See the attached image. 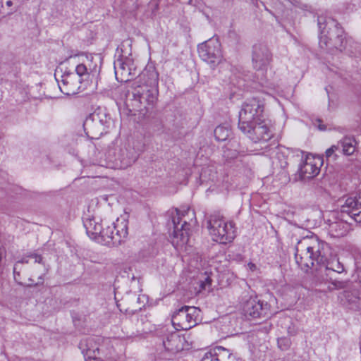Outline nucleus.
Listing matches in <instances>:
<instances>
[{"label":"nucleus","instance_id":"26","mask_svg":"<svg viewBox=\"0 0 361 361\" xmlns=\"http://www.w3.org/2000/svg\"><path fill=\"white\" fill-rule=\"evenodd\" d=\"M144 299L145 295H137L135 293L128 294L126 298L124 299L125 301L130 300V306L126 310V312H135L142 309V307L144 306Z\"/></svg>","mask_w":361,"mask_h":361},{"label":"nucleus","instance_id":"40","mask_svg":"<svg viewBox=\"0 0 361 361\" xmlns=\"http://www.w3.org/2000/svg\"><path fill=\"white\" fill-rule=\"evenodd\" d=\"M191 2H192V0H190V1H189V2H188V4H191Z\"/></svg>","mask_w":361,"mask_h":361},{"label":"nucleus","instance_id":"8","mask_svg":"<svg viewBox=\"0 0 361 361\" xmlns=\"http://www.w3.org/2000/svg\"><path fill=\"white\" fill-rule=\"evenodd\" d=\"M82 159L81 164L92 176H100L106 169H125L132 164L130 159Z\"/></svg>","mask_w":361,"mask_h":361},{"label":"nucleus","instance_id":"14","mask_svg":"<svg viewBox=\"0 0 361 361\" xmlns=\"http://www.w3.org/2000/svg\"><path fill=\"white\" fill-rule=\"evenodd\" d=\"M341 212L346 213L358 223H361V192L339 200Z\"/></svg>","mask_w":361,"mask_h":361},{"label":"nucleus","instance_id":"24","mask_svg":"<svg viewBox=\"0 0 361 361\" xmlns=\"http://www.w3.org/2000/svg\"><path fill=\"white\" fill-rule=\"evenodd\" d=\"M310 156H312V158H323V155L312 154L311 153H308L298 149H290L286 148L285 147H280L279 148V152H277L276 154L277 158H281V157H283V158H310Z\"/></svg>","mask_w":361,"mask_h":361},{"label":"nucleus","instance_id":"16","mask_svg":"<svg viewBox=\"0 0 361 361\" xmlns=\"http://www.w3.org/2000/svg\"><path fill=\"white\" fill-rule=\"evenodd\" d=\"M163 345L165 350L172 355L191 347V344L187 341L185 336H181L176 332L168 335L163 341Z\"/></svg>","mask_w":361,"mask_h":361},{"label":"nucleus","instance_id":"15","mask_svg":"<svg viewBox=\"0 0 361 361\" xmlns=\"http://www.w3.org/2000/svg\"><path fill=\"white\" fill-rule=\"evenodd\" d=\"M271 60V54L264 44H255L252 47V61L253 67L257 71L267 69Z\"/></svg>","mask_w":361,"mask_h":361},{"label":"nucleus","instance_id":"29","mask_svg":"<svg viewBox=\"0 0 361 361\" xmlns=\"http://www.w3.org/2000/svg\"><path fill=\"white\" fill-rule=\"evenodd\" d=\"M75 74H77L78 78L81 79V82H82L85 80H87L89 78L90 75V73L88 71L87 66L83 63L78 64L75 67Z\"/></svg>","mask_w":361,"mask_h":361},{"label":"nucleus","instance_id":"36","mask_svg":"<svg viewBox=\"0 0 361 361\" xmlns=\"http://www.w3.org/2000/svg\"><path fill=\"white\" fill-rule=\"evenodd\" d=\"M235 157H236V154H231V157H230V155H229V154H228V155H227V158H231V159L235 158Z\"/></svg>","mask_w":361,"mask_h":361},{"label":"nucleus","instance_id":"28","mask_svg":"<svg viewBox=\"0 0 361 361\" xmlns=\"http://www.w3.org/2000/svg\"><path fill=\"white\" fill-rule=\"evenodd\" d=\"M214 136L218 141H226L231 135V128L228 125L218 126L214 130Z\"/></svg>","mask_w":361,"mask_h":361},{"label":"nucleus","instance_id":"23","mask_svg":"<svg viewBox=\"0 0 361 361\" xmlns=\"http://www.w3.org/2000/svg\"><path fill=\"white\" fill-rule=\"evenodd\" d=\"M242 309L246 317L250 316L252 318L259 317L263 312L262 302L256 297L251 296L243 302Z\"/></svg>","mask_w":361,"mask_h":361},{"label":"nucleus","instance_id":"21","mask_svg":"<svg viewBox=\"0 0 361 361\" xmlns=\"http://www.w3.org/2000/svg\"><path fill=\"white\" fill-rule=\"evenodd\" d=\"M344 270V267L339 260L338 259H333L331 261L326 260L324 264H319V269L317 271L319 275V280L321 282H323L331 280V272L341 274Z\"/></svg>","mask_w":361,"mask_h":361},{"label":"nucleus","instance_id":"33","mask_svg":"<svg viewBox=\"0 0 361 361\" xmlns=\"http://www.w3.org/2000/svg\"><path fill=\"white\" fill-rule=\"evenodd\" d=\"M211 281L212 280L209 277L206 278L204 281L201 282L200 286L202 289H206V286H209L211 284Z\"/></svg>","mask_w":361,"mask_h":361},{"label":"nucleus","instance_id":"27","mask_svg":"<svg viewBox=\"0 0 361 361\" xmlns=\"http://www.w3.org/2000/svg\"><path fill=\"white\" fill-rule=\"evenodd\" d=\"M360 290L355 287L346 290L343 293L345 301L353 306H357L360 300Z\"/></svg>","mask_w":361,"mask_h":361},{"label":"nucleus","instance_id":"12","mask_svg":"<svg viewBox=\"0 0 361 361\" xmlns=\"http://www.w3.org/2000/svg\"><path fill=\"white\" fill-rule=\"evenodd\" d=\"M55 78L61 92L64 94L73 95L80 92L82 84L81 79L78 78L75 73L65 72L61 75L60 79L57 78L56 73Z\"/></svg>","mask_w":361,"mask_h":361},{"label":"nucleus","instance_id":"32","mask_svg":"<svg viewBox=\"0 0 361 361\" xmlns=\"http://www.w3.org/2000/svg\"><path fill=\"white\" fill-rule=\"evenodd\" d=\"M278 345L280 348H281L282 350H285L289 346L290 341L288 339L286 338H280L278 340Z\"/></svg>","mask_w":361,"mask_h":361},{"label":"nucleus","instance_id":"19","mask_svg":"<svg viewBox=\"0 0 361 361\" xmlns=\"http://www.w3.org/2000/svg\"><path fill=\"white\" fill-rule=\"evenodd\" d=\"M79 348L86 361H102L97 357L99 350L97 338L87 337L82 339L79 343Z\"/></svg>","mask_w":361,"mask_h":361},{"label":"nucleus","instance_id":"6","mask_svg":"<svg viewBox=\"0 0 361 361\" xmlns=\"http://www.w3.org/2000/svg\"><path fill=\"white\" fill-rule=\"evenodd\" d=\"M207 227L213 240L219 243L232 242L236 236L235 224L227 221L219 213L211 214L207 221Z\"/></svg>","mask_w":361,"mask_h":361},{"label":"nucleus","instance_id":"17","mask_svg":"<svg viewBox=\"0 0 361 361\" xmlns=\"http://www.w3.org/2000/svg\"><path fill=\"white\" fill-rule=\"evenodd\" d=\"M241 132L255 142L261 140L267 141L271 137L269 127L262 119L256 123H252L248 126L246 130Z\"/></svg>","mask_w":361,"mask_h":361},{"label":"nucleus","instance_id":"22","mask_svg":"<svg viewBox=\"0 0 361 361\" xmlns=\"http://www.w3.org/2000/svg\"><path fill=\"white\" fill-rule=\"evenodd\" d=\"M202 361H242L237 358L228 349L216 346L207 353Z\"/></svg>","mask_w":361,"mask_h":361},{"label":"nucleus","instance_id":"11","mask_svg":"<svg viewBox=\"0 0 361 361\" xmlns=\"http://www.w3.org/2000/svg\"><path fill=\"white\" fill-rule=\"evenodd\" d=\"M200 57L204 61L215 67L222 60L221 44L218 39L211 38L197 47Z\"/></svg>","mask_w":361,"mask_h":361},{"label":"nucleus","instance_id":"38","mask_svg":"<svg viewBox=\"0 0 361 361\" xmlns=\"http://www.w3.org/2000/svg\"><path fill=\"white\" fill-rule=\"evenodd\" d=\"M247 156H251L252 154H247ZM253 155H255V154H253ZM240 156H246V154H241Z\"/></svg>","mask_w":361,"mask_h":361},{"label":"nucleus","instance_id":"10","mask_svg":"<svg viewBox=\"0 0 361 361\" xmlns=\"http://www.w3.org/2000/svg\"><path fill=\"white\" fill-rule=\"evenodd\" d=\"M200 310L193 306H183L178 309L172 316V324L178 330H188L197 324Z\"/></svg>","mask_w":361,"mask_h":361},{"label":"nucleus","instance_id":"7","mask_svg":"<svg viewBox=\"0 0 361 361\" xmlns=\"http://www.w3.org/2000/svg\"><path fill=\"white\" fill-rule=\"evenodd\" d=\"M110 123V117L105 110L98 108L86 117L83 123V128L88 137L97 139L106 133Z\"/></svg>","mask_w":361,"mask_h":361},{"label":"nucleus","instance_id":"30","mask_svg":"<svg viewBox=\"0 0 361 361\" xmlns=\"http://www.w3.org/2000/svg\"><path fill=\"white\" fill-rule=\"evenodd\" d=\"M30 258H32V259H35V262H37V263H40L42 262V257L37 255V254H32L26 257H24L21 260H19L16 262V264H15L14 266V268H13V273H14V275H16V274L17 273L16 272V270L19 266L20 264H27L29 263V259Z\"/></svg>","mask_w":361,"mask_h":361},{"label":"nucleus","instance_id":"3","mask_svg":"<svg viewBox=\"0 0 361 361\" xmlns=\"http://www.w3.org/2000/svg\"><path fill=\"white\" fill-rule=\"evenodd\" d=\"M326 247L327 245L317 237L303 238L295 247L296 263L301 269L312 267L315 263L324 264L326 261Z\"/></svg>","mask_w":361,"mask_h":361},{"label":"nucleus","instance_id":"18","mask_svg":"<svg viewBox=\"0 0 361 361\" xmlns=\"http://www.w3.org/2000/svg\"><path fill=\"white\" fill-rule=\"evenodd\" d=\"M356 151L355 140L350 137H345L340 140L336 145H332L325 152L326 158L331 157L335 152V157L350 156Z\"/></svg>","mask_w":361,"mask_h":361},{"label":"nucleus","instance_id":"35","mask_svg":"<svg viewBox=\"0 0 361 361\" xmlns=\"http://www.w3.org/2000/svg\"><path fill=\"white\" fill-rule=\"evenodd\" d=\"M6 4L8 6H11L13 5V2H12V1L8 0V1H6Z\"/></svg>","mask_w":361,"mask_h":361},{"label":"nucleus","instance_id":"34","mask_svg":"<svg viewBox=\"0 0 361 361\" xmlns=\"http://www.w3.org/2000/svg\"><path fill=\"white\" fill-rule=\"evenodd\" d=\"M247 267L251 271H255L256 269V265L252 262L248 263Z\"/></svg>","mask_w":361,"mask_h":361},{"label":"nucleus","instance_id":"25","mask_svg":"<svg viewBox=\"0 0 361 361\" xmlns=\"http://www.w3.org/2000/svg\"><path fill=\"white\" fill-rule=\"evenodd\" d=\"M329 226L328 230L331 235L341 237L345 235L348 230L349 226L343 221H333L331 219H326Z\"/></svg>","mask_w":361,"mask_h":361},{"label":"nucleus","instance_id":"1","mask_svg":"<svg viewBox=\"0 0 361 361\" xmlns=\"http://www.w3.org/2000/svg\"><path fill=\"white\" fill-rule=\"evenodd\" d=\"M159 73L152 66H147L134 80L130 82L127 102H131L135 111L152 109L157 103L159 90Z\"/></svg>","mask_w":361,"mask_h":361},{"label":"nucleus","instance_id":"39","mask_svg":"<svg viewBox=\"0 0 361 361\" xmlns=\"http://www.w3.org/2000/svg\"><path fill=\"white\" fill-rule=\"evenodd\" d=\"M319 129H320V130H324V129H325V128H324V127H322V126H319Z\"/></svg>","mask_w":361,"mask_h":361},{"label":"nucleus","instance_id":"31","mask_svg":"<svg viewBox=\"0 0 361 361\" xmlns=\"http://www.w3.org/2000/svg\"><path fill=\"white\" fill-rule=\"evenodd\" d=\"M328 281L331 282V286H329V289L330 290H333L335 289H343L347 286V282L343 281H338L336 279L329 280Z\"/></svg>","mask_w":361,"mask_h":361},{"label":"nucleus","instance_id":"37","mask_svg":"<svg viewBox=\"0 0 361 361\" xmlns=\"http://www.w3.org/2000/svg\"><path fill=\"white\" fill-rule=\"evenodd\" d=\"M330 215H331L333 218H334V219H335V218H336V214L335 212H331V213L330 214Z\"/></svg>","mask_w":361,"mask_h":361},{"label":"nucleus","instance_id":"9","mask_svg":"<svg viewBox=\"0 0 361 361\" xmlns=\"http://www.w3.org/2000/svg\"><path fill=\"white\" fill-rule=\"evenodd\" d=\"M263 106L259 101L252 98L246 101L239 112L238 128L240 131H245L252 123L261 121Z\"/></svg>","mask_w":361,"mask_h":361},{"label":"nucleus","instance_id":"20","mask_svg":"<svg viewBox=\"0 0 361 361\" xmlns=\"http://www.w3.org/2000/svg\"><path fill=\"white\" fill-rule=\"evenodd\" d=\"M130 60L123 56L118 55V58L114 61V66L117 80L121 82H131V68L130 67Z\"/></svg>","mask_w":361,"mask_h":361},{"label":"nucleus","instance_id":"13","mask_svg":"<svg viewBox=\"0 0 361 361\" xmlns=\"http://www.w3.org/2000/svg\"><path fill=\"white\" fill-rule=\"evenodd\" d=\"M324 159H305L300 164L298 173L295 174L293 182L306 181L314 178L320 171Z\"/></svg>","mask_w":361,"mask_h":361},{"label":"nucleus","instance_id":"4","mask_svg":"<svg viewBox=\"0 0 361 361\" xmlns=\"http://www.w3.org/2000/svg\"><path fill=\"white\" fill-rule=\"evenodd\" d=\"M318 26L320 30L319 45L330 50L342 51L345 45V33L343 27L331 17L319 16Z\"/></svg>","mask_w":361,"mask_h":361},{"label":"nucleus","instance_id":"2","mask_svg":"<svg viewBox=\"0 0 361 361\" xmlns=\"http://www.w3.org/2000/svg\"><path fill=\"white\" fill-rule=\"evenodd\" d=\"M84 226L91 238L107 246L121 245L128 235V221L124 219H117L111 225L88 219L84 221Z\"/></svg>","mask_w":361,"mask_h":361},{"label":"nucleus","instance_id":"5","mask_svg":"<svg viewBox=\"0 0 361 361\" xmlns=\"http://www.w3.org/2000/svg\"><path fill=\"white\" fill-rule=\"evenodd\" d=\"M176 216L172 219L173 233L172 244L176 249L186 245L189 243L190 231L197 221L195 212L188 206H182L176 209Z\"/></svg>","mask_w":361,"mask_h":361}]
</instances>
